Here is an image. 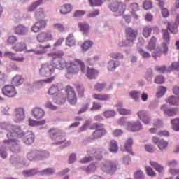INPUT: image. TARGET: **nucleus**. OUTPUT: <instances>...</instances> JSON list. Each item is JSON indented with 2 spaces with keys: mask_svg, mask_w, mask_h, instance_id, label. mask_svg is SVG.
Wrapping results in <instances>:
<instances>
[{
  "mask_svg": "<svg viewBox=\"0 0 179 179\" xmlns=\"http://www.w3.org/2000/svg\"><path fill=\"white\" fill-rule=\"evenodd\" d=\"M48 134L52 141V145L59 146V145L64 143L65 148L71 145V141H66V138L64 136V131L59 129H50L48 131Z\"/></svg>",
  "mask_w": 179,
  "mask_h": 179,
  "instance_id": "obj_1",
  "label": "nucleus"
},
{
  "mask_svg": "<svg viewBox=\"0 0 179 179\" xmlns=\"http://www.w3.org/2000/svg\"><path fill=\"white\" fill-rule=\"evenodd\" d=\"M15 138H22V142L25 145H33L34 143V139H35V136L34 133L31 131H27L24 132L23 129H22V127L20 126L19 127H15Z\"/></svg>",
  "mask_w": 179,
  "mask_h": 179,
  "instance_id": "obj_2",
  "label": "nucleus"
},
{
  "mask_svg": "<svg viewBox=\"0 0 179 179\" xmlns=\"http://www.w3.org/2000/svg\"><path fill=\"white\" fill-rule=\"evenodd\" d=\"M76 62H77V64L80 66L82 73H85L88 79H96L97 76H99V71L93 68H86V65H85V62L80 59H76Z\"/></svg>",
  "mask_w": 179,
  "mask_h": 179,
  "instance_id": "obj_3",
  "label": "nucleus"
},
{
  "mask_svg": "<svg viewBox=\"0 0 179 179\" xmlns=\"http://www.w3.org/2000/svg\"><path fill=\"white\" fill-rule=\"evenodd\" d=\"M50 156V153L47 151H39L36 150H32L28 152L27 154V158L30 162H39V160H44Z\"/></svg>",
  "mask_w": 179,
  "mask_h": 179,
  "instance_id": "obj_4",
  "label": "nucleus"
},
{
  "mask_svg": "<svg viewBox=\"0 0 179 179\" xmlns=\"http://www.w3.org/2000/svg\"><path fill=\"white\" fill-rule=\"evenodd\" d=\"M109 9L111 12H114V16H122L127 10V5L124 2L115 1L109 5Z\"/></svg>",
  "mask_w": 179,
  "mask_h": 179,
  "instance_id": "obj_5",
  "label": "nucleus"
},
{
  "mask_svg": "<svg viewBox=\"0 0 179 179\" xmlns=\"http://www.w3.org/2000/svg\"><path fill=\"white\" fill-rule=\"evenodd\" d=\"M76 59H75V62L69 61L66 62V73L65 74V77L66 79H71L72 76L73 75H78L79 73V65L78 62H76Z\"/></svg>",
  "mask_w": 179,
  "mask_h": 179,
  "instance_id": "obj_6",
  "label": "nucleus"
},
{
  "mask_svg": "<svg viewBox=\"0 0 179 179\" xmlns=\"http://www.w3.org/2000/svg\"><path fill=\"white\" fill-rule=\"evenodd\" d=\"M27 161L23 157L19 155H11L9 158V163L15 169H23L27 166Z\"/></svg>",
  "mask_w": 179,
  "mask_h": 179,
  "instance_id": "obj_7",
  "label": "nucleus"
},
{
  "mask_svg": "<svg viewBox=\"0 0 179 179\" xmlns=\"http://www.w3.org/2000/svg\"><path fill=\"white\" fill-rule=\"evenodd\" d=\"M16 138L17 137L8 138V140L3 141L4 145H7L13 153H19L22 149L20 141H17Z\"/></svg>",
  "mask_w": 179,
  "mask_h": 179,
  "instance_id": "obj_8",
  "label": "nucleus"
},
{
  "mask_svg": "<svg viewBox=\"0 0 179 179\" xmlns=\"http://www.w3.org/2000/svg\"><path fill=\"white\" fill-rule=\"evenodd\" d=\"M55 72L51 63H43L39 67V75L42 78H50Z\"/></svg>",
  "mask_w": 179,
  "mask_h": 179,
  "instance_id": "obj_9",
  "label": "nucleus"
},
{
  "mask_svg": "<svg viewBox=\"0 0 179 179\" xmlns=\"http://www.w3.org/2000/svg\"><path fill=\"white\" fill-rule=\"evenodd\" d=\"M117 166H118V163L116 162L107 160L101 165V169L104 171V173H107L108 174H114V173L117 171Z\"/></svg>",
  "mask_w": 179,
  "mask_h": 179,
  "instance_id": "obj_10",
  "label": "nucleus"
},
{
  "mask_svg": "<svg viewBox=\"0 0 179 179\" xmlns=\"http://www.w3.org/2000/svg\"><path fill=\"white\" fill-rule=\"evenodd\" d=\"M20 126L12 125L8 122H1L0 128L1 129H5L7 131V138H15L16 134V128L20 127Z\"/></svg>",
  "mask_w": 179,
  "mask_h": 179,
  "instance_id": "obj_11",
  "label": "nucleus"
},
{
  "mask_svg": "<svg viewBox=\"0 0 179 179\" xmlns=\"http://www.w3.org/2000/svg\"><path fill=\"white\" fill-rule=\"evenodd\" d=\"M66 93L67 96V101L71 106H75L78 101V96H76V92L75 90L71 85H68L66 87Z\"/></svg>",
  "mask_w": 179,
  "mask_h": 179,
  "instance_id": "obj_12",
  "label": "nucleus"
},
{
  "mask_svg": "<svg viewBox=\"0 0 179 179\" xmlns=\"http://www.w3.org/2000/svg\"><path fill=\"white\" fill-rule=\"evenodd\" d=\"M126 38L129 43H131L129 45L132 47L134 41H136V36H138V31L136 29L128 27L125 30Z\"/></svg>",
  "mask_w": 179,
  "mask_h": 179,
  "instance_id": "obj_13",
  "label": "nucleus"
},
{
  "mask_svg": "<svg viewBox=\"0 0 179 179\" xmlns=\"http://www.w3.org/2000/svg\"><path fill=\"white\" fill-rule=\"evenodd\" d=\"M50 48H51L50 44H48L45 46H43V45L39 44L36 46V50H26V52H34V54H36V55H41V54H45V52H47Z\"/></svg>",
  "mask_w": 179,
  "mask_h": 179,
  "instance_id": "obj_14",
  "label": "nucleus"
},
{
  "mask_svg": "<svg viewBox=\"0 0 179 179\" xmlns=\"http://www.w3.org/2000/svg\"><path fill=\"white\" fill-rule=\"evenodd\" d=\"M2 93L4 96L7 97H15L17 92H16V88L14 85H7L2 88Z\"/></svg>",
  "mask_w": 179,
  "mask_h": 179,
  "instance_id": "obj_15",
  "label": "nucleus"
},
{
  "mask_svg": "<svg viewBox=\"0 0 179 179\" xmlns=\"http://www.w3.org/2000/svg\"><path fill=\"white\" fill-rule=\"evenodd\" d=\"M50 64L55 70L59 69V71H62V69L66 67V62L58 58H53Z\"/></svg>",
  "mask_w": 179,
  "mask_h": 179,
  "instance_id": "obj_16",
  "label": "nucleus"
},
{
  "mask_svg": "<svg viewBox=\"0 0 179 179\" xmlns=\"http://www.w3.org/2000/svg\"><path fill=\"white\" fill-rule=\"evenodd\" d=\"M29 30V27L20 24L15 27L14 33L17 36H27Z\"/></svg>",
  "mask_w": 179,
  "mask_h": 179,
  "instance_id": "obj_17",
  "label": "nucleus"
},
{
  "mask_svg": "<svg viewBox=\"0 0 179 179\" xmlns=\"http://www.w3.org/2000/svg\"><path fill=\"white\" fill-rule=\"evenodd\" d=\"M14 121L15 122H20L25 118L24 109L23 108H17L13 113Z\"/></svg>",
  "mask_w": 179,
  "mask_h": 179,
  "instance_id": "obj_18",
  "label": "nucleus"
},
{
  "mask_svg": "<svg viewBox=\"0 0 179 179\" xmlns=\"http://www.w3.org/2000/svg\"><path fill=\"white\" fill-rule=\"evenodd\" d=\"M152 142L155 145H157L159 149L162 152H164L166 149H167V146H169V142L164 141V139H159L158 137H153Z\"/></svg>",
  "mask_w": 179,
  "mask_h": 179,
  "instance_id": "obj_19",
  "label": "nucleus"
},
{
  "mask_svg": "<svg viewBox=\"0 0 179 179\" xmlns=\"http://www.w3.org/2000/svg\"><path fill=\"white\" fill-rule=\"evenodd\" d=\"M47 26V21L45 20H41L36 22L31 28V31L34 33H38L40 30L45 29Z\"/></svg>",
  "mask_w": 179,
  "mask_h": 179,
  "instance_id": "obj_20",
  "label": "nucleus"
},
{
  "mask_svg": "<svg viewBox=\"0 0 179 179\" xmlns=\"http://www.w3.org/2000/svg\"><path fill=\"white\" fill-rule=\"evenodd\" d=\"M161 110L164 112V115H165V117H174V115H177V108H169L166 104L161 106Z\"/></svg>",
  "mask_w": 179,
  "mask_h": 179,
  "instance_id": "obj_21",
  "label": "nucleus"
},
{
  "mask_svg": "<svg viewBox=\"0 0 179 179\" xmlns=\"http://www.w3.org/2000/svg\"><path fill=\"white\" fill-rule=\"evenodd\" d=\"M137 115L140 120H141L142 122L145 125L150 124V116L148 114V112L145 110H139L137 113Z\"/></svg>",
  "mask_w": 179,
  "mask_h": 179,
  "instance_id": "obj_22",
  "label": "nucleus"
},
{
  "mask_svg": "<svg viewBox=\"0 0 179 179\" xmlns=\"http://www.w3.org/2000/svg\"><path fill=\"white\" fill-rule=\"evenodd\" d=\"M37 40L38 43H47L52 40V35L49 32H41L38 34Z\"/></svg>",
  "mask_w": 179,
  "mask_h": 179,
  "instance_id": "obj_23",
  "label": "nucleus"
},
{
  "mask_svg": "<svg viewBox=\"0 0 179 179\" xmlns=\"http://www.w3.org/2000/svg\"><path fill=\"white\" fill-rule=\"evenodd\" d=\"M178 26H179V15L177 14L176 17L175 22L172 23H168V29L172 34H176V33H178Z\"/></svg>",
  "mask_w": 179,
  "mask_h": 179,
  "instance_id": "obj_24",
  "label": "nucleus"
},
{
  "mask_svg": "<svg viewBox=\"0 0 179 179\" xmlns=\"http://www.w3.org/2000/svg\"><path fill=\"white\" fill-rule=\"evenodd\" d=\"M162 34L164 38L163 52L164 54H167V51H169V46H167V44L170 43V35L167 29H163Z\"/></svg>",
  "mask_w": 179,
  "mask_h": 179,
  "instance_id": "obj_25",
  "label": "nucleus"
},
{
  "mask_svg": "<svg viewBox=\"0 0 179 179\" xmlns=\"http://www.w3.org/2000/svg\"><path fill=\"white\" fill-rule=\"evenodd\" d=\"M106 134H107V130H106L104 126L103 125L92 133L91 139H100V138H103Z\"/></svg>",
  "mask_w": 179,
  "mask_h": 179,
  "instance_id": "obj_26",
  "label": "nucleus"
},
{
  "mask_svg": "<svg viewBox=\"0 0 179 179\" xmlns=\"http://www.w3.org/2000/svg\"><path fill=\"white\" fill-rule=\"evenodd\" d=\"M62 92V85L61 84H57L52 85L48 90V94L50 96H57L58 93Z\"/></svg>",
  "mask_w": 179,
  "mask_h": 179,
  "instance_id": "obj_27",
  "label": "nucleus"
},
{
  "mask_svg": "<svg viewBox=\"0 0 179 179\" xmlns=\"http://www.w3.org/2000/svg\"><path fill=\"white\" fill-rule=\"evenodd\" d=\"M53 101L56 104H64L66 101V96L64 94V92H59L57 94L53 96Z\"/></svg>",
  "mask_w": 179,
  "mask_h": 179,
  "instance_id": "obj_28",
  "label": "nucleus"
},
{
  "mask_svg": "<svg viewBox=\"0 0 179 179\" xmlns=\"http://www.w3.org/2000/svg\"><path fill=\"white\" fill-rule=\"evenodd\" d=\"M127 129L128 131H131L132 132L141 131V129H142V123H141L139 121L129 122Z\"/></svg>",
  "mask_w": 179,
  "mask_h": 179,
  "instance_id": "obj_29",
  "label": "nucleus"
},
{
  "mask_svg": "<svg viewBox=\"0 0 179 179\" xmlns=\"http://www.w3.org/2000/svg\"><path fill=\"white\" fill-rule=\"evenodd\" d=\"M32 114L36 120H41L45 115V112L41 108L36 107L32 110Z\"/></svg>",
  "mask_w": 179,
  "mask_h": 179,
  "instance_id": "obj_30",
  "label": "nucleus"
},
{
  "mask_svg": "<svg viewBox=\"0 0 179 179\" xmlns=\"http://www.w3.org/2000/svg\"><path fill=\"white\" fill-rule=\"evenodd\" d=\"M103 153H106V149L103 148H98L96 150H93L91 152L92 157H95L96 160H101L103 159Z\"/></svg>",
  "mask_w": 179,
  "mask_h": 179,
  "instance_id": "obj_31",
  "label": "nucleus"
},
{
  "mask_svg": "<svg viewBox=\"0 0 179 179\" xmlns=\"http://www.w3.org/2000/svg\"><path fill=\"white\" fill-rule=\"evenodd\" d=\"M78 27L84 36H87V34H89V32L90 31L89 24L86 22H80L78 24Z\"/></svg>",
  "mask_w": 179,
  "mask_h": 179,
  "instance_id": "obj_32",
  "label": "nucleus"
},
{
  "mask_svg": "<svg viewBox=\"0 0 179 179\" xmlns=\"http://www.w3.org/2000/svg\"><path fill=\"white\" fill-rule=\"evenodd\" d=\"M13 50L14 51H16L17 52H22V51H26V48H27V46L26 45V43L23 41L17 43L16 45H13L12 47Z\"/></svg>",
  "mask_w": 179,
  "mask_h": 179,
  "instance_id": "obj_33",
  "label": "nucleus"
},
{
  "mask_svg": "<svg viewBox=\"0 0 179 179\" xmlns=\"http://www.w3.org/2000/svg\"><path fill=\"white\" fill-rule=\"evenodd\" d=\"M132 145H134V139L132 138H129L124 142V150L130 153V155H134V152H132Z\"/></svg>",
  "mask_w": 179,
  "mask_h": 179,
  "instance_id": "obj_34",
  "label": "nucleus"
},
{
  "mask_svg": "<svg viewBox=\"0 0 179 179\" xmlns=\"http://www.w3.org/2000/svg\"><path fill=\"white\" fill-rule=\"evenodd\" d=\"M92 97L95 100H99L100 101H107L108 100H110V94H94Z\"/></svg>",
  "mask_w": 179,
  "mask_h": 179,
  "instance_id": "obj_35",
  "label": "nucleus"
},
{
  "mask_svg": "<svg viewBox=\"0 0 179 179\" xmlns=\"http://www.w3.org/2000/svg\"><path fill=\"white\" fill-rule=\"evenodd\" d=\"M120 66V62L114 59H111L108 62L107 68L108 71H110L113 72V71H115L116 68H118Z\"/></svg>",
  "mask_w": 179,
  "mask_h": 179,
  "instance_id": "obj_36",
  "label": "nucleus"
},
{
  "mask_svg": "<svg viewBox=\"0 0 179 179\" xmlns=\"http://www.w3.org/2000/svg\"><path fill=\"white\" fill-rule=\"evenodd\" d=\"M76 44V41L75 40V36L73 34H70L66 38V45L67 47H75Z\"/></svg>",
  "mask_w": 179,
  "mask_h": 179,
  "instance_id": "obj_37",
  "label": "nucleus"
},
{
  "mask_svg": "<svg viewBox=\"0 0 179 179\" xmlns=\"http://www.w3.org/2000/svg\"><path fill=\"white\" fill-rule=\"evenodd\" d=\"M61 15H68L72 12V6L71 4H64L59 8Z\"/></svg>",
  "mask_w": 179,
  "mask_h": 179,
  "instance_id": "obj_38",
  "label": "nucleus"
},
{
  "mask_svg": "<svg viewBox=\"0 0 179 179\" xmlns=\"http://www.w3.org/2000/svg\"><path fill=\"white\" fill-rule=\"evenodd\" d=\"M36 174H38V169H27L22 171L24 177H32V176H36Z\"/></svg>",
  "mask_w": 179,
  "mask_h": 179,
  "instance_id": "obj_39",
  "label": "nucleus"
},
{
  "mask_svg": "<svg viewBox=\"0 0 179 179\" xmlns=\"http://www.w3.org/2000/svg\"><path fill=\"white\" fill-rule=\"evenodd\" d=\"M23 82V77H22V76L17 75L12 79L11 83L13 86H20Z\"/></svg>",
  "mask_w": 179,
  "mask_h": 179,
  "instance_id": "obj_40",
  "label": "nucleus"
},
{
  "mask_svg": "<svg viewBox=\"0 0 179 179\" xmlns=\"http://www.w3.org/2000/svg\"><path fill=\"white\" fill-rule=\"evenodd\" d=\"M109 150L111 153L118 152V143L115 140H111L109 145Z\"/></svg>",
  "mask_w": 179,
  "mask_h": 179,
  "instance_id": "obj_41",
  "label": "nucleus"
},
{
  "mask_svg": "<svg viewBox=\"0 0 179 179\" xmlns=\"http://www.w3.org/2000/svg\"><path fill=\"white\" fill-rule=\"evenodd\" d=\"M8 145H3L0 147V156L2 159H6L8 157Z\"/></svg>",
  "mask_w": 179,
  "mask_h": 179,
  "instance_id": "obj_42",
  "label": "nucleus"
},
{
  "mask_svg": "<svg viewBox=\"0 0 179 179\" xmlns=\"http://www.w3.org/2000/svg\"><path fill=\"white\" fill-rule=\"evenodd\" d=\"M42 3L43 0H38V1L33 3L27 8L28 12H34V10H36V8H38V6H40V5H42Z\"/></svg>",
  "mask_w": 179,
  "mask_h": 179,
  "instance_id": "obj_43",
  "label": "nucleus"
},
{
  "mask_svg": "<svg viewBox=\"0 0 179 179\" xmlns=\"http://www.w3.org/2000/svg\"><path fill=\"white\" fill-rule=\"evenodd\" d=\"M45 120L36 121L32 119L28 120V124L29 127H37V125H44Z\"/></svg>",
  "mask_w": 179,
  "mask_h": 179,
  "instance_id": "obj_44",
  "label": "nucleus"
},
{
  "mask_svg": "<svg viewBox=\"0 0 179 179\" xmlns=\"http://www.w3.org/2000/svg\"><path fill=\"white\" fill-rule=\"evenodd\" d=\"M150 164L152 166V167H154V169H155L156 171H158V173H163V170L164 169L163 166L153 161H150Z\"/></svg>",
  "mask_w": 179,
  "mask_h": 179,
  "instance_id": "obj_45",
  "label": "nucleus"
},
{
  "mask_svg": "<svg viewBox=\"0 0 179 179\" xmlns=\"http://www.w3.org/2000/svg\"><path fill=\"white\" fill-rule=\"evenodd\" d=\"M155 47H156V38L155 36H152L146 48H147V50H149L150 51H153Z\"/></svg>",
  "mask_w": 179,
  "mask_h": 179,
  "instance_id": "obj_46",
  "label": "nucleus"
},
{
  "mask_svg": "<svg viewBox=\"0 0 179 179\" xmlns=\"http://www.w3.org/2000/svg\"><path fill=\"white\" fill-rule=\"evenodd\" d=\"M93 47V41L90 40L85 41L82 45L83 51H87V50L92 48Z\"/></svg>",
  "mask_w": 179,
  "mask_h": 179,
  "instance_id": "obj_47",
  "label": "nucleus"
},
{
  "mask_svg": "<svg viewBox=\"0 0 179 179\" xmlns=\"http://www.w3.org/2000/svg\"><path fill=\"white\" fill-rule=\"evenodd\" d=\"M155 69L157 71V72H159L160 73H164V72H171V67L167 68L166 66H155Z\"/></svg>",
  "mask_w": 179,
  "mask_h": 179,
  "instance_id": "obj_48",
  "label": "nucleus"
},
{
  "mask_svg": "<svg viewBox=\"0 0 179 179\" xmlns=\"http://www.w3.org/2000/svg\"><path fill=\"white\" fill-rule=\"evenodd\" d=\"M171 124L172 125V129L176 132L179 131V118L172 119L171 120Z\"/></svg>",
  "mask_w": 179,
  "mask_h": 179,
  "instance_id": "obj_49",
  "label": "nucleus"
},
{
  "mask_svg": "<svg viewBox=\"0 0 179 179\" xmlns=\"http://www.w3.org/2000/svg\"><path fill=\"white\" fill-rule=\"evenodd\" d=\"M129 96L136 101H140L141 100V92L131 91L129 93Z\"/></svg>",
  "mask_w": 179,
  "mask_h": 179,
  "instance_id": "obj_50",
  "label": "nucleus"
},
{
  "mask_svg": "<svg viewBox=\"0 0 179 179\" xmlns=\"http://www.w3.org/2000/svg\"><path fill=\"white\" fill-rule=\"evenodd\" d=\"M45 16H47V15L44 12V9L41 8H38L35 13V17H36V19L44 18Z\"/></svg>",
  "mask_w": 179,
  "mask_h": 179,
  "instance_id": "obj_51",
  "label": "nucleus"
},
{
  "mask_svg": "<svg viewBox=\"0 0 179 179\" xmlns=\"http://www.w3.org/2000/svg\"><path fill=\"white\" fill-rule=\"evenodd\" d=\"M103 114L106 118H113L117 115V112L114 110H108L103 112Z\"/></svg>",
  "mask_w": 179,
  "mask_h": 179,
  "instance_id": "obj_52",
  "label": "nucleus"
},
{
  "mask_svg": "<svg viewBox=\"0 0 179 179\" xmlns=\"http://www.w3.org/2000/svg\"><path fill=\"white\" fill-rule=\"evenodd\" d=\"M138 54H140L141 57L144 59H149L151 57L150 53L143 50V49H139Z\"/></svg>",
  "mask_w": 179,
  "mask_h": 179,
  "instance_id": "obj_53",
  "label": "nucleus"
},
{
  "mask_svg": "<svg viewBox=\"0 0 179 179\" xmlns=\"http://www.w3.org/2000/svg\"><path fill=\"white\" fill-rule=\"evenodd\" d=\"M118 125L121 127H125L128 129V127L129 125V122L125 121V117H122L117 120Z\"/></svg>",
  "mask_w": 179,
  "mask_h": 179,
  "instance_id": "obj_54",
  "label": "nucleus"
},
{
  "mask_svg": "<svg viewBox=\"0 0 179 179\" xmlns=\"http://www.w3.org/2000/svg\"><path fill=\"white\" fill-rule=\"evenodd\" d=\"M117 111L120 115H131V114H132V111L130 109L124 108L122 109H117Z\"/></svg>",
  "mask_w": 179,
  "mask_h": 179,
  "instance_id": "obj_55",
  "label": "nucleus"
},
{
  "mask_svg": "<svg viewBox=\"0 0 179 179\" xmlns=\"http://www.w3.org/2000/svg\"><path fill=\"white\" fill-rule=\"evenodd\" d=\"M100 59V57L96 55L92 57L87 58V62L89 64V65H94L96 64V61H99Z\"/></svg>",
  "mask_w": 179,
  "mask_h": 179,
  "instance_id": "obj_56",
  "label": "nucleus"
},
{
  "mask_svg": "<svg viewBox=\"0 0 179 179\" xmlns=\"http://www.w3.org/2000/svg\"><path fill=\"white\" fill-rule=\"evenodd\" d=\"M152 34V27H145L143 31V36L148 38Z\"/></svg>",
  "mask_w": 179,
  "mask_h": 179,
  "instance_id": "obj_57",
  "label": "nucleus"
},
{
  "mask_svg": "<svg viewBox=\"0 0 179 179\" xmlns=\"http://www.w3.org/2000/svg\"><path fill=\"white\" fill-rule=\"evenodd\" d=\"M110 57L113 59H122L124 58V55L120 52H112L110 55Z\"/></svg>",
  "mask_w": 179,
  "mask_h": 179,
  "instance_id": "obj_58",
  "label": "nucleus"
},
{
  "mask_svg": "<svg viewBox=\"0 0 179 179\" xmlns=\"http://www.w3.org/2000/svg\"><path fill=\"white\" fill-rule=\"evenodd\" d=\"M106 83H97L94 85V89L96 90V92H102L106 89Z\"/></svg>",
  "mask_w": 179,
  "mask_h": 179,
  "instance_id": "obj_59",
  "label": "nucleus"
},
{
  "mask_svg": "<svg viewBox=\"0 0 179 179\" xmlns=\"http://www.w3.org/2000/svg\"><path fill=\"white\" fill-rule=\"evenodd\" d=\"M17 41V36H10L8 37L7 40L8 44H10V45H13L14 44H16Z\"/></svg>",
  "mask_w": 179,
  "mask_h": 179,
  "instance_id": "obj_60",
  "label": "nucleus"
},
{
  "mask_svg": "<svg viewBox=\"0 0 179 179\" xmlns=\"http://www.w3.org/2000/svg\"><path fill=\"white\" fill-rule=\"evenodd\" d=\"M91 6H101L103 1L101 0H89Z\"/></svg>",
  "mask_w": 179,
  "mask_h": 179,
  "instance_id": "obj_61",
  "label": "nucleus"
},
{
  "mask_svg": "<svg viewBox=\"0 0 179 179\" xmlns=\"http://www.w3.org/2000/svg\"><path fill=\"white\" fill-rule=\"evenodd\" d=\"M134 178L135 179H145V174L143 173V171L141 170L137 171L134 173Z\"/></svg>",
  "mask_w": 179,
  "mask_h": 179,
  "instance_id": "obj_62",
  "label": "nucleus"
},
{
  "mask_svg": "<svg viewBox=\"0 0 179 179\" xmlns=\"http://www.w3.org/2000/svg\"><path fill=\"white\" fill-rule=\"evenodd\" d=\"M143 6L145 10H149V9H152V1L150 0H145L143 4Z\"/></svg>",
  "mask_w": 179,
  "mask_h": 179,
  "instance_id": "obj_63",
  "label": "nucleus"
},
{
  "mask_svg": "<svg viewBox=\"0 0 179 179\" xmlns=\"http://www.w3.org/2000/svg\"><path fill=\"white\" fill-rule=\"evenodd\" d=\"M48 57H52V58H55L56 57H58L59 58H61V57H64V52H56L52 53H48Z\"/></svg>",
  "mask_w": 179,
  "mask_h": 179,
  "instance_id": "obj_64",
  "label": "nucleus"
}]
</instances>
